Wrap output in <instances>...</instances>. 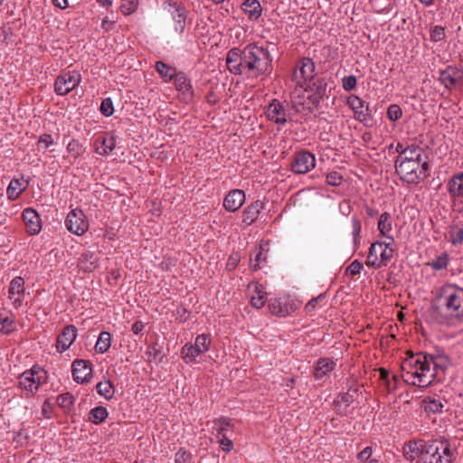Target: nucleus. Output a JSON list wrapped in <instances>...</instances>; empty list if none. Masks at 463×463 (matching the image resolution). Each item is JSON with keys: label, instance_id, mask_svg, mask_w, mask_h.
<instances>
[{"label": "nucleus", "instance_id": "1", "mask_svg": "<svg viewBox=\"0 0 463 463\" xmlns=\"http://www.w3.org/2000/svg\"><path fill=\"white\" fill-rule=\"evenodd\" d=\"M225 61L232 74L244 75L247 79L270 76L273 71L269 51L257 43L247 44L243 49L232 48Z\"/></svg>", "mask_w": 463, "mask_h": 463}, {"label": "nucleus", "instance_id": "2", "mask_svg": "<svg viewBox=\"0 0 463 463\" xmlns=\"http://www.w3.org/2000/svg\"><path fill=\"white\" fill-rule=\"evenodd\" d=\"M431 322L454 327L463 323V288L454 284L442 286L428 310Z\"/></svg>", "mask_w": 463, "mask_h": 463}, {"label": "nucleus", "instance_id": "3", "mask_svg": "<svg viewBox=\"0 0 463 463\" xmlns=\"http://www.w3.org/2000/svg\"><path fill=\"white\" fill-rule=\"evenodd\" d=\"M428 156L421 160H404L394 165L395 172L402 181L410 184H418L420 181L430 176V163Z\"/></svg>", "mask_w": 463, "mask_h": 463}, {"label": "nucleus", "instance_id": "4", "mask_svg": "<svg viewBox=\"0 0 463 463\" xmlns=\"http://www.w3.org/2000/svg\"><path fill=\"white\" fill-rule=\"evenodd\" d=\"M454 454L448 440L428 441L422 457L418 463H452Z\"/></svg>", "mask_w": 463, "mask_h": 463}, {"label": "nucleus", "instance_id": "5", "mask_svg": "<svg viewBox=\"0 0 463 463\" xmlns=\"http://www.w3.org/2000/svg\"><path fill=\"white\" fill-rule=\"evenodd\" d=\"M417 359V368L413 371L411 377L418 380V386L425 388L430 386L436 379V372H432L431 362H433V355L425 352L415 354Z\"/></svg>", "mask_w": 463, "mask_h": 463}, {"label": "nucleus", "instance_id": "6", "mask_svg": "<svg viewBox=\"0 0 463 463\" xmlns=\"http://www.w3.org/2000/svg\"><path fill=\"white\" fill-rule=\"evenodd\" d=\"M417 359V368L413 371L411 377L418 380V386L425 388L430 386L436 379V372H432L431 362H433V355L425 352L415 354Z\"/></svg>", "mask_w": 463, "mask_h": 463}, {"label": "nucleus", "instance_id": "7", "mask_svg": "<svg viewBox=\"0 0 463 463\" xmlns=\"http://www.w3.org/2000/svg\"><path fill=\"white\" fill-rule=\"evenodd\" d=\"M316 65L312 59L304 57L300 59L293 72V80L297 86L304 88L306 84L310 83L315 78Z\"/></svg>", "mask_w": 463, "mask_h": 463}, {"label": "nucleus", "instance_id": "8", "mask_svg": "<svg viewBox=\"0 0 463 463\" xmlns=\"http://www.w3.org/2000/svg\"><path fill=\"white\" fill-rule=\"evenodd\" d=\"M347 105L354 111V118L365 127L371 128L373 125V118L369 105L364 106V101L356 95H351L347 99Z\"/></svg>", "mask_w": 463, "mask_h": 463}, {"label": "nucleus", "instance_id": "9", "mask_svg": "<svg viewBox=\"0 0 463 463\" xmlns=\"http://www.w3.org/2000/svg\"><path fill=\"white\" fill-rule=\"evenodd\" d=\"M65 227L78 236L83 235L89 229V222L80 209L71 210L65 219Z\"/></svg>", "mask_w": 463, "mask_h": 463}, {"label": "nucleus", "instance_id": "10", "mask_svg": "<svg viewBox=\"0 0 463 463\" xmlns=\"http://www.w3.org/2000/svg\"><path fill=\"white\" fill-rule=\"evenodd\" d=\"M439 80L448 90H456L463 85V71L457 66L448 65L439 71Z\"/></svg>", "mask_w": 463, "mask_h": 463}, {"label": "nucleus", "instance_id": "11", "mask_svg": "<svg viewBox=\"0 0 463 463\" xmlns=\"http://www.w3.org/2000/svg\"><path fill=\"white\" fill-rule=\"evenodd\" d=\"M39 371V367L33 366L32 369L24 371L19 376V386L26 392V397L33 396L42 384L41 377H36Z\"/></svg>", "mask_w": 463, "mask_h": 463}, {"label": "nucleus", "instance_id": "12", "mask_svg": "<svg viewBox=\"0 0 463 463\" xmlns=\"http://www.w3.org/2000/svg\"><path fill=\"white\" fill-rule=\"evenodd\" d=\"M80 79L81 76L77 71L64 72L56 78L54 91L57 95L64 96L80 84Z\"/></svg>", "mask_w": 463, "mask_h": 463}, {"label": "nucleus", "instance_id": "13", "mask_svg": "<svg viewBox=\"0 0 463 463\" xmlns=\"http://www.w3.org/2000/svg\"><path fill=\"white\" fill-rule=\"evenodd\" d=\"M316 165L314 154L307 150H301L294 155L291 163V170L295 174H306L312 170Z\"/></svg>", "mask_w": 463, "mask_h": 463}, {"label": "nucleus", "instance_id": "14", "mask_svg": "<svg viewBox=\"0 0 463 463\" xmlns=\"http://www.w3.org/2000/svg\"><path fill=\"white\" fill-rule=\"evenodd\" d=\"M175 90L181 102L188 104L193 101L194 89L190 78L185 73L175 71Z\"/></svg>", "mask_w": 463, "mask_h": 463}, {"label": "nucleus", "instance_id": "15", "mask_svg": "<svg viewBox=\"0 0 463 463\" xmlns=\"http://www.w3.org/2000/svg\"><path fill=\"white\" fill-rule=\"evenodd\" d=\"M71 372L76 383L80 384L89 383L92 377L91 363L88 360L76 359L72 362Z\"/></svg>", "mask_w": 463, "mask_h": 463}, {"label": "nucleus", "instance_id": "16", "mask_svg": "<svg viewBox=\"0 0 463 463\" xmlns=\"http://www.w3.org/2000/svg\"><path fill=\"white\" fill-rule=\"evenodd\" d=\"M78 335L77 327L74 325H68L63 327L56 339V351L62 354L67 351L74 343Z\"/></svg>", "mask_w": 463, "mask_h": 463}, {"label": "nucleus", "instance_id": "17", "mask_svg": "<svg viewBox=\"0 0 463 463\" xmlns=\"http://www.w3.org/2000/svg\"><path fill=\"white\" fill-rule=\"evenodd\" d=\"M26 232L31 235L38 234L42 230V219L38 213L33 208H25L22 213Z\"/></svg>", "mask_w": 463, "mask_h": 463}, {"label": "nucleus", "instance_id": "18", "mask_svg": "<svg viewBox=\"0 0 463 463\" xmlns=\"http://www.w3.org/2000/svg\"><path fill=\"white\" fill-rule=\"evenodd\" d=\"M266 114L268 118L276 124L285 125L288 121L287 109L277 99L271 100L266 109Z\"/></svg>", "mask_w": 463, "mask_h": 463}, {"label": "nucleus", "instance_id": "19", "mask_svg": "<svg viewBox=\"0 0 463 463\" xmlns=\"http://www.w3.org/2000/svg\"><path fill=\"white\" fill-rule=\"evenodd\" d=\"M427 443L428 442L423 439H414L405 442L403 445L404 458L411 462L417 458L420 460Z\"/></svg>", "mask_w": 463, "mask_h": 463}, {"label": "nucleus", "instance_id": "20", "mask_svg": "<svg viewBox=\"0 0 463 463\" xmlns=\"http://www.w3.org/2000/svg\"><path fill=\"white\" fill-rule=\"evenodd\" d=\"M245 202V194L242 190L234 189L229 192L223 201V206L228 212L234 213Z\"/></svg>", "mask_w": 463, "mask_h": 463}, {"label": "nucleus", "instance_id": "21", "mask_svg": "<svg viewBox=\"0 0 463 463\" xmlns=\"http://www.w3.org/2000/svg\"><path fill=\"white\" fill-rule=\"evenodd\" d=\"M99 266V258L96 253L86 250L78 259V267L84 272H91Z\"/></svg>", "mask_w": 463, "mask_h": 463}, {"label": "nucleus", "instance_id": "22", "mask_svg": "<svg viewBox=\"0 0 463 463\" xmlns=\"http://www.w3.org/2000/svg\"><path fill=\"white\" fill-rule=\"evenodd\" d=\"M95 151L100 156H108L116 146V137L113 135L99 137L95 140Z\"/></svg>", "mask_w": 463, "mask_h": 463}, {"label": "nucleus", "instance_id": "23", "mask_svg": "<svg viewBox=\"0 0 463 463\" xmlns=\"http://www.w3.org/2000/svg\"><path fill=\"white\" fill-rule=\"evenodd\" d=\"M263 207L264 203L260 200L251 203L243 211L242 222L247 225H250L251 223H253L257 220L260 212L261 209H263Z\"/></svg>", "mask_w": 463, "mask_h": 463}, {"label": "nucleus", "instance_id": "24", "mask_svg": "<svg viewBox=\"0 0 463 463\" xmlns=\"http://www.w3.org/2000/svg\"><path fill=\"white\" fill-rule=\"evenodd\" d=\"M417 367V359L415 358V354H411V356L406 357L402 364V370L403 371L402 376L404 377V381L416 386H418V383L415 382V379L411 377V374H412L413 371H416Z\"/></svg>", "mask_w": 463, "mask_h": 463}, {"label": "nucleus", "instance_id": "25", "mask_svg": "<svg viewBox=\"0 0 463 463\" xmlns=\"http://www.w3.org/2000/svg\"><path fill=\"white\" fill-rule=\"evenodd\" d=\"M241 9L251 21L258 20L262 14V6L258 0H244Z\"/></svg>", "mask_w": 463, "mask_h": 463}, {"label": "nucleus", "instance_id": "26", "mask_svg": "<svg viewBox=\"0 0 463 463\" xmlns=\"http://www.w3.org/2000/svg\"><path fill=\"white\" fill-rule=\"evenodd\" d=\"M424 154L423 148L416 145H410L405 146V151L402 153V156H398L394 160V165H397V162L406 161V160H421L423 159L422 155Z\"/></svg>", "mask_w": 463, "mask_h": 463}, {"label": "nucleus", "instance_id": "27", "mask_svg": "<svg viewBox=\"0 0 463 463\" xmlns=\"http://www.w3.org/2000/svg\"><path fill=\"white\" fill-rule=\"evenodd\" d=\"M448 191L450 197L463 196V173H458L451 177L448 183Z\"/></svg>", "mask_w": 463, "mask_h": 463}, {"label": "nucleus", "instance_id": "28", "mask_svg": "<svg viewBox=\"0 0 463 463\" xmlns=\"http://www.w3.org/2000/svg\"><path fill=\"white\" fill-rule=\"evenodd\" d=\"M335 364L329 358H320L316 364L314 370V377L316 380L322 379L325 375L334 370Z\"/></svg>", "mask_w": 463, "mask_h": 463}, {"label": "nucleus", "instance_id": "29", "mask_svg": "<svg viewBox=\"0 0 463 463\" xmlns=\"http://www.w3.org/2000/svg\"><path fill=\"white\" fill-rule=\"evenodd\" d=\"M28 184H29L28 180L25 181L24 184L19 179L11 180V182L6 189V194H7L8 199H10L12 201L16 200L19 197V195L22 194V192H24L27 188Z\"/></svg>", "mask_w": 463, "mask_h": 463}, {"label": "nucleus", "instance_id": "30", "mask_svg": "<svg viewBox=\"0 0 463 463\" xmlns=\"http://www.w3.org/2000/svg\"><path fill=\"white\" fill-rule=\"evenodd\" d=\"M391 219H392V216L389 213H387V212L383 213L380 215L377 228L382 236L385 237L387 240L393 241H394L393 237L387 234L392 229Z\"/></svg>", "mask_w": 463, "mask_h": 463}, {"label": "nucleus", "instance_id": "31", "mask_svg": "<svg viewBox=\"0 0 463 463\" xmlns=\"http://www.w3.org/2000/svg\"><path fill=\"white\" fill-rule=\"evenodd\" d=\"M354 401V394L351 392H343L337 396L335 401V410L338 414L345 415L347 413V407Z\"/></svg>", "mask_w": 463, "mask_h": 463}, {"label": "nucleus", "instance_id": "32", "mask_svg": "<svg viewBox=\"0 0 463 463\" xmlns=\"http://www.w3.org/2000/svg\"><path fill=\"white\" fill-rule=\"evenodd\" d=\"M327 82L325 78H314L310 83L305 85L306 91L317 93L319 97H326Z\"/></svg>", "mask_w": 463, "mask_h": 463}, {"label": "nucleus", "instance_id": "33", "mask_svg": "<svg viewBox=\"0 0 463 463\" xmlns=\"http://www.w3.org/2000/svg\"><path fill=\"white\" fill-rule=\"evenodd\" d=\"M449 240L453 245H458L463 242V223L461 222H454L449 227Z\"/></svg>", "mask_w": 463, "mask_h": 463}, {"label": "nucleus", "instance_id": "34", "mask_svg": "<svg viewBox=\"0 0 463 463\" xmlns=\"http://www.w3.org/2000/svg\"><path fill=\"white\" fill-rule=\"evenodd\" d=\"M109 412L103 406H97L90 410L89 413V420L96 425H99L106 420Z\"/></svg>", "mask_w": 463, "mask_h": 463}, {"label": "nucleus", "instance_id": "35", "mask_svg": "<svg viewBox=\"0 0 463 463\" xmlns=\"http://www.w3.org/2000/svg\"><path fill=\"white\" fill-rule=\"evenodd\" d=\"M111 345V335L107 331H102L98 338L95 345V350L99 354L106 353Z\"/></svg>", "mask_w": 463, "mask_h": 463}, {"label": "nucleus", "instance_id": "36", "mask_svg": "<svg viewBox=\"0 0 463 463\" xmlns=\"http://www.w3.org/2000/svg\"><path fill=\"white\" fill-rule=\"evenodd\" d=\"M97 392L106 400H110L114 396V385L110 381H102L96 385Z\"/></svg>", "mask_w": 463, "mask_h": 463}, {"label": "nucleus", "instance_id": "37", "mask_svg": "<svg viewBox=\"0 0 463 463\" xmlns=\"http://www.w3.org/2000/svg\"><path fill=\"white\" fill-rule=\"evenodd\" d=\"M423 408L429 413H439L442 411L443 404L439 400L427 397L422 401Z\"/></svg>", "mask_w": 463, "mask_h": 463}, {"label": "nucleus", "instance_id": "38", "mask_svg": "<svg viewBox=\"0 0 463 463\" xmlns=\"http://www.w3.org/2000/svg\"><path fill=\"white\" fill-rule=\"evenodd\" d=\"M24 292V280L22 277H15L12 279L9 286V298H13V296L22 295Z\"/></svg>", "mask_w": 463, "mask_h": 463}, {"label": "nucleus", "instance_id": "39", "mask_svg": "<svg viewBox=\"0 0 463 463\" xmlns=\"http://www.w3.org/2000/svg\"><path fill=\"white\" fill-rule=\"evenodd\" d=\"M201 354L194 345L186 344L181 350V356L186 363H191Z\"/></svg>", "mask_w": 463, "mask_h": 463}, {"label": "nucleus", "instance_id": "40", "mask_svg": "<svg viewBox=\"0 0 463 463\" xmlns=\"http://www.w3.org/2000/svg\"><path fill=\"white\" fill-rule=\"evenodd\" d=\"M325 97H319L317 93L312 92L311 95L308 96L307 99L311 102V104H302V110H307V112H313L315 109H317L319 107V104L321 100ZM295 108L298 111H301V109L298 108L299 105H294Z\"/></svg>", "mask_w": 463, "mask_h": 463}, {"label": "nucleus", "instance_id": "41", "mask_svg": "<svg viewBox=\"0 0 463 463\" xmlns=\"http://www.w3.org/2000/svg\"><path fill=\"white\" fill-rule=\"evenodd\" d=\"M449 260V254L447 252H443L430 262H429L428 265L430 266L434 270H442L447 268Z\"/></svg>", "mask_w": 463, "mask_h": 463}, {"label": "nucleus", "instance_id": "42", "mask_svg": "<svg viewBox=\"0 0 463 463\" xmlns=\"http://www.w3.org/2000/svg\"><path fill=\"white\" fill-rule=\"evenodd\" d=\"M267 259L266 256L263 257L262 247L260 249H256L253 253L250 255V267L253 270H258L260 269V263L265 261Z\"/></svg>", "mask_w": 463, "mask_h": 463}, {"label": "nucleus", "instance_id": "43", "mask_svg": "<svg viewBox=\"0 0 463 463\" xmlns=\"http://www.w3.org/2000/svg\"><path fill=\"white\" fill-rule=\"evenodd\" d=\"M156 69L158 71V73L165 78V81L171 80L174 79V70L167 66L165 63H164L161 61H156Z\"/></svg>", "mask_w": 463, "mask_h": 463}, {"label": "nucleus", "instance_id": "44", "mask_svg": "<svg viewBox=\"0 0 463 463\" xmlns=\"http://www.w3.org/2000/svg\"><path fill=\"white\" fill-rule=\"evenodd\" d=\"M15 329L14 320L11 317L0 316V333L8 335Z\"/></svg>", "mask_w": 463, "mask_h": 463}, {"label": "nucleus", "instance_id": "45", "mask_svg": "<svg viewBox=\"0 0 463 463\" xmlns=\"http://www.w3.org/2000/svg\"><path fill=\"white\" fill-rule=\"evenodd\" d=\"M175 12L177 14L175 15V24H184L190 25L192 23V19L187 20V11L182 4L175 3Z\"/></svg>", "mask_w": 463, "mask_h": 463}, {"label": "nucleus", "instance_id": "46", "mask_svg": "<svg viewBox=\"0 0 463 463\" xmlns=\"http://www.w3.org/2000/svg\"><path fill=\"white\" fill-rule=\"evenodd\" d=\"M67 150L72 155L74 159L79 158L83 153L82 145L76 139H72L67 145Z\"/></svg>", "mask_w": 463, "mask_h": 463}, {"label": "nucleus", "instance_id": "47", "mask_svg": "<svg viewBox=\"0 0 463 463\" xmlns=\"http://www.w3.org/2000/svg\"><path fill=\"white\" fill-rule=\"evenodd\" d=\"M58 405L63 409H69L74 402V397L70 392H64L57 397Z\"/></svg>", "mask_w": 463, "mask_h": 463}, {"label": "nucleus", "instance_id": "48", "mask_svg": "<svg viewBox=\"0 0 463 463\" xmlns=\"http://www.w3.org/2000/svg\"><path fill=\"white\" fill-rule=\"evenodd\" d=\"M210 340L208 339L206 335H199L194 343V346L197 348V351H200L201 354L205 353L209 349Z\"/></svg>", "mask_w": 463, "mask_h": 463}, {"label": "nucleus", "instance_id": "49", "mask_svg": "<svg viewBox=\"0 0 463 463\" xmlns=\"http://www.w3.org/2000/svg\"><path fill=\"white\" fill-rule=\"evenodd\" d=\"M402 116V110L397 104H392L388 107L387 117L392 121L400 119Z\"/></svg>", "mask_w": 463, "mask_h": 463}, {"label": "nucleus", "instance_id": "50", "mask_svg": "<svg viewBox=\"0 0 463 463\" xmlns=\"http://www.w3.org/2000/svg\"><path fill=\"white\" fill-rule=\"evenodd\" d=\"M446 36L445 28L440 25H436L430 30V40L434 43L444 40Z\"/></svg>", "mask_w": 463, "mask_h": 463}, {"label": "nucleus", "instance_id": "51", "mask_svg": "<svg viewBox=\"0 0 463 463\" xmlns=\"http://www.w3.org/2000/svg\"><path fill=\"white\" fill-rule=\"evenodd\" d=\"M99 109H100V112L105 117L111 116L113 114V112H114V107H113L112 99L110 98L104 99L101 101Z\"/></svg>", "mask_w": 463, "mask_h": 463}, {"label": "nucleus", "instance_id": "52", "mask_svg": "<svg viewBox=\"0 0 463 463\" xmlns=\"http://www.w3.org/2000/svg\"><path fill=\"white\" fill-rule=\"evenodd\" d=\"M138 5V0H122L121 11L125 14H129L135 12Z\"/></svg>", "mask_w": 463, "mask_h": 463}, {"label": "nucleus", "instance_id": "53", "mask_svg": "<svg viewBox=\"0 0 463 463\" xmlns=\"http://www.w3.org/2000/svg\"><path fill=\"white\" fill-rule=\"evenodd\" d=\"M343 176L336 171L330 172L326 175V183L332 186H339L342 184Z\"/></svg>", "mask_w": 463, "mask_h": 463}, {"label": "nucleus", "instance_id": "54", "mask_svg": "<svg viewBox=\"0 0 463 463\" xmlns=\"http://www.w3.org/2000/svg\"><path fill=\"white\" fill-rule=\"evenodd\" d=\"M175 463H192V454L181 448L175 453Z\"/></svg>", "mask_w": 463, "mask_h": 463}, {"label": "nucleus", "instance_id": "55", "mask_svg": "<svg viewBox=\"0 0 463 463\" xmlns=\"http://www.w3.org/2000/svg\"><path fill=\"white\" fill-rule=\"evenodd\" d=\"M363 263L358 260H354L346 269L345 275L354 276L361 272L363 269Z\"/></svg>", "mask_w": 463, "mask_h": 463}, {"label": "nucleus", "instance_id": "56", "mask_svg": "<svg viewBox=\"0 0 463 463\" xmlns=\"http://www.w3.org/2000/svg\"><path fill=\"white\" fill-rule=\"evenodd\" d=\"M394 250L392 247H389V244H386V248L383 249L380 251L381 263L383 266H387V262L392 258Z\"/></svg>", "mask_w": 463, "mask_h": 463}, {"label": "nucleus", "instance_id": "57", "mask_svg": "<svg viewBox=\"0 0 463 463\" xmlns=\"http://www.w3.org/2000/svg\"><path fill=\"white\" fill-rule=\"evenodd\" d=\"M343 83V89L346 91L353 90L356 84H357V79L354 75L345 76L342 79Z\"/></svg>", "mask_w": 463, "mask_h": 463}, {"label": "nucleus", "instance_id": "58", "mask_svg": "<svg viewBox=\"0 0 463 463\" xmlns=\"http://www.w3.org/2000/svg\"><path fill=\"white\" fill-rule=\"evenodd\" d=\"M353 237L354 242L356 244L359 241V236L362 230L361 222L357 218L352 219Z\"/></svg>", "mask_w": 463, "mask_h": 463}, {"label": "nucleus", "instance_id": "59", "mask_svg": "<svg viewBox=\"0 0 463 463\" xmlns=\"http://www.w3.org/2000/svg\"><path fill=\"white\" fill-rule=\"evenodd\" d=\"M324 298H325V294H320L317 298H313L305 306V311L307 313H311L312 311H314L316 309L317 305L318 304V302L320 300L324 299Z\"/></svg>", "mask_w": 463, "mask_h": 463}, {"label": "nucleus", "instance_id": "60", "mask_svg": "<svg viewBox=\"0 0 463 463\" xmlns=\"http://www.w3.org/2000/svg\"><path fill=\"white\" fill-rule=\"evenodd\" d=\"M257 293H258L257 296L251 297L250 303H251L252 307L259 309V308H261L265 305L266 300H265L264 294H261L260 291H258Z\"/></svg>", "mask_w": 463, "mask_h": 463}, {"label": "nucleus", "instance_id": "61", "mask_svg": "<svg viewBox=\"0 0 463 463\" xmlns=\"http://www.w3.org/2000/svg\"><path fill=\"white\" fill-rule=\"evenodd\" d=\"M268 307H269L270 313H272L273 315L279 316V317L285 316V312H284L283 308L281 307L279 302L274 301L272 303H269Z\"/></svg>", "mask_w": 463, "mask_h": 463}, {"label": "nucleus", "instance_id": "62", "mask_svg": "<svg viewBox=\"0 0 463 463\" xmlns=\"http://www.w3.org/2000/svg\"><path fill=\"white\" fill-rule=\"evenodd\" d=\"M219 443L222 450L226 452H230L233 449V442L226 437V435H222V437L218 438Z\"/></svg>", "mask_w": 463, "mask_h": 463}, {"label": "nucleus", "instance_id": "63", "mask_svg": "<svg viewBox=\"0 0 463 463\" xmlns=\"http://www.w3.org/2000/svg\"><path fill=\"white\" fill-rule=\"evenodd\" d=\"M373 449L371 447H365L362 451L358 454V459L361 462H366L372 457Z\"/></svg>", "mask_w": 463, "mask_h": 463}, {"label": "nucleus", "instance_id": "64", "mask_svg": "<svg viewBox=\"0 0 463 463\" xmlns=\"http://www.w3.org/2000/svg\"><path fill=\"white\" fill-rule=\"evenodd\" d=\"M383 247V242L375 241L371 244L369 248L370 258L371 257H378V252L382 250Z\"/></svg>", "mask_w": 463, "mask_h": 463}]
</instances>
